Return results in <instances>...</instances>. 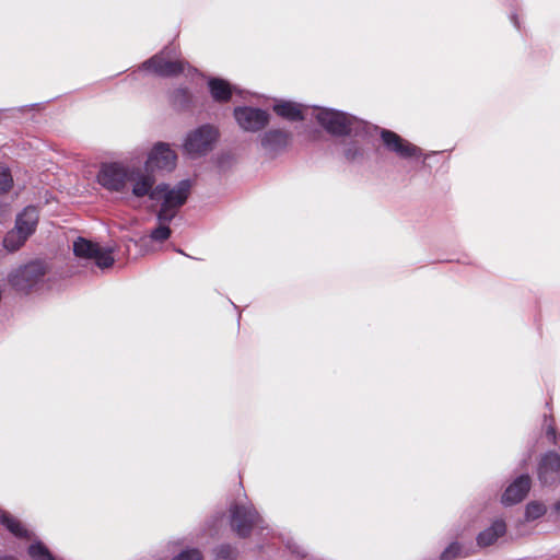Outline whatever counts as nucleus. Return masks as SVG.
I'll return each mask as SVG.
<instances>
[{
	"label": "nucleus",
	"mask_w": 560,
	"mask_h": 560,
	"mask_svg": "<svg viewBox=\"0 0 560 560\" xmlns=\"http://www.w3.org/2000/svg\"><path fill=\"white\" fill-rule=\"evenodd\" d=\"M345 159L350 163L361 164L368 156V149L359 140H352L347 143L343 150Z\"/></svg>",
	"instance_id": "nucleus-20"
},
{
	"label": "nucleus",
	"mask_w": 560,
	"mask_h": 560,
	"mask_svg": "<svg viewBox=\"0 0 560 560\" xmlns=\"http://www.w3.org/2000/svg\"><path fill=\"white\" fill-rule=\"evenodd\" d=\"M0 523L16 537L23 538L28 536L27 529L23 524L4 511L0 512Z\"/></svg>",
	"instance_id": "nucleus-21"
},
{
	"label": "nucleus",
	"mask_w": 560,
	"mask_h": 560,
	"mask_svg": "<svg viewBox=\"0 0 560 560\" xmlns=\"http://www.w3.org/2000/svg\"><path fill=\"white\" fill-rule=\"evenodd\" d=\"M305 106L291 101H280L273 105L275 113L290 121H302L306 118Z\"/></svg>",
	"instance_id": "nucleus-16"
},
{
	"label": "nucleus",
	"mask_w": 560,
	"mask_h": 560,
	"mask_svg": "<svg viewBox=\"0 0 560 560\" xmlns=\"http://www.w3.org/2000/svg\"><path fill=\"white\" fill-rule=\"evenodd\" d=\"M555 510L560 515V501L556 503Z\"/></svg>",
	"instance_id": "nucleus-32"
},
{
	"label": "nucleus",
	"mask_w": 560,
	"mask_h": 560,
	"mask_svg": "<svg viewBox=\"0 0 560 560\" xmlns=\"http://www.w3.org/2000/svg\"><path fill=\"white\" fill-rule=\"evenodd\" d=\"M545 427H546V436L547 439L553 443L555 445L558 444V434L553 424V419L550 417L548 418L545 416Z\"/></svg>",
	"instance_id": "nucleus-29"
},
{
	"label": "nucleus",
	"mask_w": 560,
	"mask_h": 560,
	"mask_svg": "<svg viewBox=\"0 0 560 560\" xmlns=\"http://www.w3.org/2000/svg\"><path fill=\"white\" fill-rule=\"evenodd\" d=\"M73 253L79 258L93 260L100 269H107L115 261L113 250L109 247H102L83 237H78L74 241Z\"/></svg>",
	"instance_id": "nucleus-8"
},
{
	"label": "nucleus",
	"mask_w": 560,
	"mask_h": 560,
	"mask_svg": "<svg viewBox=\"0 0 560 560\" xmlns=\"http://www.w3.org/2000/svg\"><path fill=\"white\" fill-rule=\"evenodd\" d=\"M46 271L45 262L35 260L12 271L8 280L14 289L28 291L44 279Z\"/></svg>",
	"instance_id": "nucleus-7"
},
{
	"label": "nucleus",
	"mask_w": 560,
	"mask_h": 560,
	"mask_svg": "<svg viewBox=\"0 0 560 560\" xmlns=\"http://www.w3.org/2000/svg\"><path fill=\"white\" fill-rule=\"evenodd\" d=\"M170 103L178 112H188L196 106V98L187 88H177L170 93Z\"/></svg>",
	"instance_id": "nucleus-18"
},
{
	"label": "nucleus",
	"mask_w": 560,
	"mask_h": 560,
	"mask_svg": "<svg viewBox=\"0 0 560 560\" xmlns=\"http://www.w3.org/2000/svg\"><path fill=\"white\" fill-rule=\"evenodd\" d=\"M462 546L454 541L441 553V560H453L460 556Z\"/></svg>",
	"instance_id": "nucleus-28"
},
{
	"label": "nucleus",
	"mask_w": 560,
	"mask_h": 560,
	"mask_svg": "<svg viewBox=\"0 0 560 560\" xmlns=\"http://www.w3.org/2000/svg\"><path fill=\"white\" fill-rule=\"evenodd\" d=\"M218 138L219 130L214 126L210 124L199 126L186 136L183 144L184 152L190 158L206 155L213 149Z\"/></svg>",
	"instance_id": "nucleus-5"
},
{
	"label": "nucleus",
	"mask_w": 560,
	"mask_h": 560,
	"mask_svg": "<svg viewBox=\"0 0 560 560\" xmlns=\"http://www.w3.org/2000/svg\"><path fill=\"white\" fill-rule=\"evenodd\" d=\"M154 184L155 178L152 176L151 189L147 196L153 201L161 202L156 219L172 221L176 217L178 209L188 198L191 188L190 180H180L172 188L166 184H160L154 187Z\"/></svg>",
	"instance_id": "nucleus-2"
},
{
	"label": "nucleus",
	"mask_w": 560,
	"mask_h": 560,
	"mask_svg": "<svg viewBox=\"0 0 560 560\" xmlns=\"http://www.w3.org/2000/svg\"><path fill=\"white\" fill-rule=\"evenodd\" d=\"M0 560H13L11 557H1Z\"/></svg>",
	"instance_id": "nucleus-33"
},
{
	"label": "nucleus",
	"mask_w": 560,
	"mask_h": 560,
	"mask_svg": "<svg viewBox=\"0 0 560 560\" xmlns=\"http://www.w3.org/2000/svg\"><path fill=\"white\" fill-rule=\"evenodd\" d=\"M159 225L153 229L149 235V238L153 242H164L166 241L171 234L172 230L168 226L171 221L158 220Z\"/></svg>",
	"instance_id": "nucleus-23"
},
{
	"label": "nucleus",
	"mask_w": 560,
	"mask_h": 560,
	"mask_svg": "<svg viewBox=\"0 0 560 560\" xmlns=\"http://www.w3.org/2000/svg\"><path fill=\"white\" fill-rule=\"evenodd\" d=\"M215 555L218 558L223 560H234L236 558L237 550L230 544H223L215 549Z\"/></svg>",
	"instance_id": "nucleus-26"
},
{
	"label": "nucleus",
	"mask_w": 560,
	"mask_h": 560,
	"mask_svg": "<svg viewBox=\"0 0 560 560\" xmlns=\"http://www.w3.org/2000/svg\"><path fill=\"white\" fill-rule=\"evenodd\" d=\"M511 20H512V22H513L514 26H515L516 28H520V24H518V21H517L516 15H514V14H513V15L511 16Z\"/></svg>",
	"instance_id": "nucleus-31"
},
{
	"label": "nucleus",
	"mask_w": 560,
	"mask_h": 560,
	"mask_svg": "<svg viewBox=\"0 0 560 560\" xmlns=\"http://www.w3.org/2000/svg\"><path fill=\"white\" fill-rule=\"evenodd\" d=\"M28 553L34 560H56L42 542L32 544L28 547Z\"/></svg>",
	"instance_id": "nucleus-24"
},
{
	"label": "nucleus",
	"mask_w": 560,
	"mask_h": 560,
	"mask_svg": "<svg viewBox=\"0 0 560 560\" xmlns=\"http://www.w3.org/2000/svg\"><path fill=\"white\" fill-rule=\"evenodd\" d=\"M172 560H202V557L198 549H186Z\"/></svg>",
	"instance_id": "nucleus-30"
},
{
	"label": "nucleus",
	"mask_w": 560,
	"mask_h": 560,
	"mask_svg": "<svg viewBox=\"0 0 560 560\" xmlns=\"http://www.w3.org/2000/svg\"><path fill=\"white\" fill-rule=\"evenodd\" d=\"M208 86L212 98L219 103H225L230 101L233 89L230 83L220 78H211L208 81Z\"/></svg>",
	"instance_id": "nucleus-19"
},
{
	"label": "nucleus",
	"mask_w": 560,
	"mask_h": 560,
	"mask_svg": "<svg viewBox=\"0 0 560 560\" xmlns=\"http://www.w3.org/2000/svg\"><path fill=\"white\" fill-rule=\"evenodd\" d=\"M176 165V154L168 144L158 143L151 150L145 162V173L153 171H172Z\"/></svg>",
	"instance_id": "nucleus-12"
},
{
	"label": "nucleus",
	"mask_w": 560,
	"mask_h": 560,
	"mask_svg": "<svg viewBox=\"0 0 560 560\" xmlns=\"http://www.w3.org/2000/svg\"><path fill=\"white\" fill-rule=\"evenodd\" d=\"M546 513V506L539 502H529L525 509L526 521H534Z\"/></svg>",
	"instance_id": "nucleus-25"
},
{
	"label": "nucleus",
	"mask_w": 560,
	"mask_h": 560,
	"mask_svg": "<svg viewBox=\"0 0 560 560\" xmlns=\"http://www.w3.org/2000/svg\"><path fill=\"white\" fill-rule=\"evenodd\" d=\"M176 50L173 47H165L141 65V69L161 78H172L185 71L187 63L183 60L173 59Z\"/></svg>",
	"instance_id": "nucleus-4"
},
{
	"label": "nucleus",
	"mask_w": 560,
	"mask_h": 560,
	"mask_svg": "<svg viewBox=\"0 0 560 560\" xmlns=\"http://www.w3.org/2000/svg\"><path fill=\"white\" fill-rule=\"evenodd\" d=\"M530 477L528 475L518 476L502 494V503L506 506L521 502L530 489Z\"/></svg>",
	"instance_id": "nucleus-14"
},
{
	"label": "nucleus",
	"mask_w": 560,
	"mask_h": 560,
	"mask_svg": "<svg viewBox=\"0 0 560 560\" xmlns=\"http://www.w3.org/2000/svg\"><path fill=\"white\" fill-rule=\"evenodd\" d=\"M234 118L243 130L257 132L269 124L270 115L260 108L238 106L234 108Z\"/></svg>",
	"instance_id": "nucleus-10"
},
{
	"label": "nucleus",
	"mask_w": 560,
	"mask_h": 560,
	"mask_svg": "<svg viewBox=\"0 0 560 560\" xmlns=\"http://www.w3.org/2000/svg\"><path fill=\"white\" fill-rule=\"evenodd\" d=\"M27 238L28 236L13 229L12 231L8 232L4 236L3 246L9 252H15L24 245Z\"/></svg>",
	"instance_id": "nucleus-22"
},
{
	"label": "nucleus",
	"mask_w": 560,
	"mask_h": 560,
	"mask_svg": "<svg viewBox=\"0 0 560 560\" xmlns=\"http://www.w3.org/2000/svg\"><path fill=\"white\" fill-rule=\"evenodd\" d=\"M231 526L242 538L250 535L255 528L264 529V520L253 504L236 503L230 509Z\"/></svg>",
	"instance_id": "nucleus-6"
},
{
	"label": "nucleus",
	"mask_w": 560,
	"mask_h": 560,
	"mask_svg": "<svg viewBox=\"0 0 560 560\" xmlns=\"http://www.w3.org/2000/svg\"><path fill=\"white\" fill-rule=\"evenodd\" d=\"M537 477L541 485L549 486L560 480V455L549 451L544 454L537 466Z\"/></svg>",
	"instance_id": "nucleus-13"
},
{
	"label": "nucleus",
	"mask_w": 560,
	"mask_h": 560,
	"mask_svg": "<svg viewBox=\"0 0 560 560\" xmlns=\"http://www.w3.org/2000/svg\"><path fill=\"white\" fill-rule=\"evenodd\" d=\"M506 533V524L503 520H495L489 527L480 532L476 538L477 545L481 548L493 545Z\"/></svg>",
	"instance_id": "nucleus-17"
},
{
	"label": "nucleus",
	"mask_w": 560,
	"mask_h": 560,
	"mask_svg": "<svg viewBox=\"0 0 560 560\" xmlns=\"http://www.w3.org/2000/svg\"><path fill=\"white\" fill-rule=\"evenodd\" d=\"M381 139L384 147L401 160L419 159L422 150L392 130L383 129Z\"/></svg>",
	"instance_id": "nucleus-9"
},
{
	"label": "nucleus",
	"mask_w": 560,
	"mask_h": 560,
	"mask_svg": "<svg viewBox=\"0 0 560 560\" xmlns=\"http://www.w3.org/2000/svg\"><path fill=\"white\" fill-rule=\"evenodd\" d=\"M315 118L328 133L338 137L352 133L358 137L364 127L363 122L355 117L330 108H318Z\"/></svg>",
	"instance_id": "nucleus-3"
},
{
	"label": "nucleus",
	"mask_w": 560,
	"mask_h": 560,
	"mask_svg": "<svg viewBox=\"0 0 560 560\" xmlns=\"http://www.w3.org/2000/svg\"><path fill=\"white\" fill-rule=\"evenodd\" d=\"M38 219V209L34 206H28L18 214L14 229L30 237L36 230Z\"/></svg>",
	"instance_id": "nucleus-15"
},
{
	"label": "nucleus",
	"mask_w": 560,
	"mask_h": 560,
	"mask_svg": "<svg viewBox=\"0 0 560 560\" xmlns=\"http://www.w3.org/2000/svg\"><path fill=\"white\" fill-rule=\"evenodd\" d=\"M98 184L110 192H118L127 198L129 195L142 198L151 189L152 175L140 167L119 162L102 164L97 173Z\"/></svg>",
	"instance_id": "nucleus-1"
},
{
	"label": "nucleus",
	"mask_w": 560,
	"mask_h": 560,
	"mask_svg": "<svg viewBox=\"0 0 560 560\" xmlns=\"http://www.w3.org/2000/svg\"><path fill=\"white\" fill-rule=\"evenodd\" d=\"M13 184L9 167L0 164V192L8 191Z\"/></svg>",
	"instance_id": "nucleus-27"
},
{
	"label": "nucleus",
	"mask_w": 560,
	"mask_h": 560,
	"mask_svg": "<svg viewBox=\"0 0 560 560\" xmlns=\"http://www.w3.org/2000/svg\"><path fill=\"white\" fill-rule=\"evenodd\" d=\"M292 135L282 129H270L259 137L260 147L266 156L275 159L290 145Z\"/></svg>",
	"instance_id": "nucleus-11"
}]
</instances>
